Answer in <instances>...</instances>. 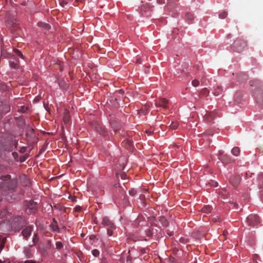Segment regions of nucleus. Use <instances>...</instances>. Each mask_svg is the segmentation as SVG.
<instances>
[{
  "label": "nucleus",
  "mask_w": 263,
  "mask_h": 263,
  "mask_svg": "<svg viewBox=\"0 0 263 263\" xmlns=\"http://www.w3.org/2000/svg\"><path fill=\"white\" fill-rule=\"evenodd\" d=\"M26 223L25 219L22 216H17L11 221V227L15 230H19Z\"/></svg>",
  "instance_id": "obj_3"
},
{
  "label": "nucleus",
  "mask_w": 263,
  "mask_h": 263,
  "mask_svg": "<svg viewBox=\"0 0 263 263\" xmlns=\"http://www.w3.org/2000/svg\"><path fill=\"white\" fill-rule=\"evenodd\" d=\"M24 263H35V262L31 260H27L25 261Z\"/></svg>",
  "instance_id": "obj_52"
},
{
  "label": "nucleus",
  "mask_w": 263,
  "mask_h": 263,
  "mask_svg": "<svg viewBox=\"0 0 263 263\" xmlns=\"http://www.w3.org/2000/svg\"><path fill=\"white\" fill-rule=\"evenodd\" d=\"M152 8V7H151L149 4H146L145 5H144L141 8V11L142 14L147 16L148 15L147 14V12H148L149 10H151Z\"/></svg>",
  "instance_id": "obj_15"
},
{
  "label": "nucleus",
  "mask_w": 263,
  "mask_h": 263,
  "mask_svg": "<svg viewBox=\"0 0 263 263\" xmlns=\"http://www.w3.org/2000/svg\"><path fill=\"white\" fill-rule=\"evenodd\" d=\"M10 107L8 104H2L0 106V118L2 117L3 115L9 112Z\"/></svg>",
  "instance_id": "obj_11"
},
{
  "label": "nucleus",
  "mask_w": 263,
  "mask_h": 263,
  "mask_svg": "<svg viewBox=\"0 0 263 263\" xmlns=\"http://www.w3.org/2000/svg\"><path fill=\"white\" fill-rule=\"evenodd\" d=\"M81 207L80 206H77L76 208H75V210H76V212H80L81 211Z\"/></svg>",
  "instance_id": "obj_48"
},
{
  "label": "nucleus",
  "mask_w": 263,
  "mask_h": 263,
  "mask_svg": "<svg viewBox=\"0 0 263 263\" xmlns=\"http://www.w3.org/2000/svg\"><path fill=\"white\" fill-rule=\"evenodd\" d=\"M209 93V91L206 88H204L202 89L201 90L200 93V95L205 96L208 95Z\"/></svg>",
  "instance_id": "obj_33"
},
{
  "label": "nucleus",
  "mask_w": 263,
  "mask_h": 263,
  "mask_svg": "<svg viewBox=\"0 0 263 263\" xmlns=\"http://www.w3.org/2000/svg\"><path fill=\"white\" fill-rule=\"evenodd\" d=\"M240 152V149L238 147H235L232 149V153L236 156H238Z\"/></svg>",
  "instance_id": "obj_29"
},
{
  "label": "nucleus",
  "mask_w": 263,
  "mask_h": 263,
  "mask_svg": "<svg viewBox=\"0 0 263 263\" xmlns=\"http://www.w3.org/2000/svg\"><path fill=\"white\" fill-rule=\"evenodd\" d=\"M228 234V233L227 231H224L223 233V234L224 236H226Z\"/></svg>",
  "instance_id": "obj_59"
},
{
  "label": "nucleus",
  "mask_w": 263,
  "mask_h": 263,
  "mask_svg": "<svg viewBox=\"0 0 263 263\" xmlns=\"http://www.w3.org/2000/svg\"><path fill=\"white\" fill-rule=\"evenodd\" d=\"M199 84V82L197 80H194L192 81V85L194 87L198 86Z\"/></svg>",
  "instance_id": "obj_42"
},
{
  "label": "nucleus",
  "mask_w": 263,
  "mask_h": 263,
  "mask_svg": "<svg viewBox=\"0 0 263 263\" xmlns=\"http://www.w3.org/2000/svg\"><path fill=\"white\" fill-rule=\"evenodd\" d=\"M247 42L241 39H237L235 40L231 48L236 52H240L247 46Z\"/></svg>",
  "instance_id": "obj_4"
},
{
  "label": "nucleus",
  "mask_w": 263,
  "mask_h": 263,
  "mask_svg": "<svg viewBox=\"0 0 263 263\" xmlns=\"http://www.w3.org/2000/svg\"><path fill=\"white\" fill-rule=\"evenodd\" d=\"M40 240L39 236L37 233H34L33 236V245H35Z\"/></svg>",
  "instance_id": "obj_27"
},
{
  "label": "nucleus",
  "mask_w": 263,
  "mask_h": 263,
  "mask_svg": "<svg viewBox=\"0 0 263 263\" xmlns=\"http://www.w3.org/2000/svg\"><path fill=\"white\" fill-rule=\"evenodd\" d=\"M12 145L13 146H14L15 148L17 147V145H18V141L17 140H14L13 142H12Z\"/></svg>",
  "instance_id": "obj_47"
},
{
  "label": "nucleus",
  "mask_w": 263,
  "mask_h": 263,
  "mask_svg": "<svg viewBox=\"0 0 263 263\" xmlns=\"http://www.w3.org/2000/svg\"><path fill=\"white\" fill-rule=\"evenodd\" d=\"M216 113L214 112H206L204 115V120L207 122H211L215 118Z\"/></svg>",
  "instance_id": "obj_12"
},
{
  "label": "nucleus",
  "mask_w": 263,
  "mask_h": 263,
  "mask_svg": "<svg viewBox=\"0 0 263 263\" xmlns=\"http://www.w3.org/2000/svg\"><path fill=\"white\" fill-rule=\"evenodd\" d=\"M124 94V91L122 89H119L117 90L114 93V98L116 100H120L121 99V96H123Z\"/></svg>",
  "instance_id": "obj_16"
},
{
  "label": "nucleus",
  "mask_w": 263,
  "mask_h": 263,
  "mask_svg": "<svg viewBox=\"0 0 263 263\" xmlns=\"http://www.w3.org/2000/svg\"><path fill=\"white\" fill-rule=\"evenodd\" d=\"M220 219L218 217H215L213 218V221L214 222H217L219 221Z\"/></svg>",
  "instance_id": "obj_51"
},
{
  "label": "nucleus",
  "mask_w": 263,
  "mask_h": 263,
  "mask_svg": "<svg viewBox=\"0 0 263 263\" xmlns=\"http://www.w3.org/2000/svg\"><path fill=\"white\" fill-rule=\"evenodd\" d=\"M60 5L62 7H64L65 5L67 4V2L65 0H62L60 2Z\"/></svg>",
  "instance_id": "obj_45"
},
{
  "label": "nucleus",
  "mask_w": 263,
  "mask_h": 263,
  "mask_svg": "<svg viewBox=\"0 0 263 263\" xmlns=\"http://www.w3.org/2000/svg\"><path fill=\"white\" fill-rule=\"evenodd\" d=\"M146 133H147L148 135H151V132L149 131H146Z\"/></svg>",
  "instance_id": "obj_61"
},
{
  "label": "nucleus",
  "mask_w": 263,
  "mask_h": 263,
  "mask_svg": "<svg viewBox=\"0 0 263 263\" xmlns=\"http://www.w3.org/2000/svg\"><path fill=\"white\" fill-rule=\"evenodd\" d=\"M5 243V239L2 235H0V253L4 248V245ZM0 263H3V262L0 260Z\"/></svg>",
  "instance_id": "obj_23"
},
{
  "label": "nucleus",
  "mask_w": 263,
  "mask_h": 263,
  "mask_svg": "<svg viewBox=\"0 0 263 263\" xmlns=\"http://www.w3.org/2000/svg\"><path fill=\"white\" fill-rule=\"evenodd\" d=\"M22 180H24V182L23 183V185L24 186H28L29 184L30 183V181L28 179V178L26 176H24L22 178Z\"/></svg>",
  "instance_id": "obj_31"
},
{
  "label": "nucleus",
  "mask_w": 263,
  "mask_h": 263,
  "mask_svg": "<svg viewBox=\"0 0 263 263\" xmlns=\"http://www.w3.org/2000/svg\"><path fill=\"white\" fill-rule=\"evenodd\" d=\"M217 182H215V181H213L212 182V183L211 184V186H217Z\"/></svg>",
  "instance_id": "obj_49"
},
{
  "label": "nucleus",
  "mask_w": 263,
  "mask_h": 263,
  "mask_svg": "<svg viewBox=\"0 0 263 263\" xmlns=\"http://www.w3.org/2000/svg\"><path fill=\"white\" fill-rule=\"evenodd\" d=\"M179 126V123L177 121H172L171 125L170 128L173 129H176Z\"/></svg>",
  "instance_id": "obj_32"
},
{
  "label": "nucleus",
  "mask_w": 263,
  "mask_h": 263,
  "mask_svg": "<svg viewBox=\"0 0 263 263\" xmlns=\"http://www.w3.org/2000/svg\"><path fill=\"white\" fill-rule=\"evenodd\" d=\"M70 115L69 112L67 110H65L64 112V122L65 123H67L70 121Z\"/></svg>",
  "instance_id": "obj_17"
},
{
  "label": "nucleus",
  "mask_w": 263,
  "mask_h": 263,
  "mask_svg": "<svg viewBox=\"0 0 263 263\" xmlns=\"http://www.w3.org/2000/svg\"><path fill=\"white\" fill-rule=\"evenodd\" d=\"M159 221H160L162 226L167 227L168 226V222L165 218L161 217L159 218Z\"/></svg>",
  "instance_id": "obj_25"
},
{
  "label": "nucleus",
  "mask_w": 263,
  "mask_h": 263,
  "mask_svg": "<svg viewBox=\"0 0 263 263\" xmlns=\"http://www.w3.org/2000/svg\"><path fill=\"white\" fill-rule=\"evenodd\" d=\"M4 134L0 133V149L2 148L4 146Z\"/></svg>",
  "instance_id": "obj_34"
},
{
  "label": "nucleus",
  "mask_w": 263,
  "mask_h": 263,
  "mask_svg": "<svg viewBox=\"0 0 263 263\" xmlns=\"http://www.w3.org/2000/svg\"><path fill=\"white\" fill-rule=\"evenodd\" d=\"M95 129L98 133L102 135L105 136L107 135L105 129L101 125L97 124L95 127Z\"/></svg>",
  "instance_id": "obj_14"
},
{
  "label": "nucleus",
  "mask_w": 263,
  "mask_h": 263,
  "mask_svg": "<svg viewBox=\"0 0 263 263\" xmlns=\"http://www.w3.org/2000/svg\"><path fill=\"white\" fill-rule=\"evenodd\" d=\"M168 101L165 98H160L158 100H155V106L157 107H161L164 109H168Z\"/></svg>",
  "instance_id": "obj_6"
},
{
  "label": "nucleus",
  "mask_w": 263,
  "mask_h": 263,
  "mask_svg": "<svg viewBox=\"0 0 263 263\" xmlns=\"http://www.w3.org/2000/svg\"><path fill=\"white\" fill-rule=\"evenodd\" d=\"M10 65L11 67L14 68H17L18 67V63L17 62H10Z\"/></svg>",
  "instance_id": "obj_38"
},
{
  "label": "nucleus",
  "mask_w": 263,
  "mask_h": 263,
  "mask_svg": "<svg viewBox=\"0 0 263 263\" xmlns=\"http://www.w3.org/2000/svg\"><path fill=\"white\" fill-rule=\"evenodd\" d=\"M230 182H231V183H233V182H232V180H230Z\"/></svg>",
  "instance_id": "obj_64"
},
{
  "label": "nucleus",
  "mask_w": 263,
  "mask_h": 263,
  "mask_svg": "<svg viewBox=\"0 0 263 263\" xmlns=\"http://www.w3.org/2000/svg\"><path fill=\"white\" fill-rule=\"evenodd\" d=\"M174 6L172 5V2L170 0H168V2H167V9H172V8Z\"/></svg>",
  "instance_id": "obj_44"
},
{
  "label": "nucleus",
  "mask_w": 263,
  "mask_h": 263,
  "mask_svg": "<svg viewBox=\"0 0 263 263\" xmlns=\"http://www.w3.org/2000/svg\"><path fill=\"white\" fill-rule=\"evenodd\" d=\"M26 212L29 214L34 213L37 208V202L33 200L26 201L25 202Z\"/></svg>",
  "instance_id": "obj_5"
},
{
  "label": "nucleus",
  "mask_w": 263,
  "mask_h": 263,
  "mask_svg": "<svg viewBox=\"0 0 263 263\" xmlns=\"http://www.w3.org/2000/svg\"><path fill=\"white\" fill-rule=\"evenodd\" d=\"M26 147H23L20 149V153H24L25 152Z\"/></svg>",
  "instance_id": "obj_50"
},
{
  "label": "nucleus",
  "mask_w": 263,
  "mask_h": 263,
  "mask_svg": "<svg viewBox=\"0 0 263 263\" xmlns=\"http://www.w3.org/2000/svg\"><path fill=\"white\" fill-rule=\"evenodd\" d=\"M223 92V88L220 86H217V88L215 89L214 92V95L216 96H218L221 94H222Z\"/></svg>",
  "instance_id": "obj_19"
},
{
  "label": "nucleus",
  "mask_w": 263,
  "mask_h": 263,
  "mask_svg": "<svg viewBox=\"0 0 263 263\" xmlns=\"http://www.w3.org/2000/svg\"><path fill=\"white\" fill-rule=\"evenodd\" d=\"M168 234H169L170 235H172V233H168Z\"/></svg>",
  "instance_id": "obj_63"
},
{
  "label": "nucleus",
  "mask_w": 263,
  "mask_h": 263,
  "mask_svg": "<svg viewBox=\"0 0 263 263\" xmlns=\"http://www.w3.org/2000/svg\"><path fill=\"white\" fill-rule=\"evenodd\" d=\"M126 260H127V261H131L132 260V258L130 257V256H128L127 257Z\"/></svg>",
  "instance_id": "obj_57"
},
{
  "label": "nucleus",
  "mask_w": 263,
  "mask_h": 263,
  "mask_svg": "<svg viewBox=\"0 0 263 263\" xmlns=\"http://www.w3.org/2000/svg\"><path fill=\"white\" fill-rule=\"evenodd\" d=\"M140 198L141 199H142V198H143V195H140Z\"/></svg>",
  "instance_id": "obj_62"
},
{
  "label": "nucleus",
  "mask_w": 263,
  "mask_h": 263,
  "mask_svg": "<svg viewBox=\"0 0 263 263\" xmlns=\"http://www.w3.org/2000/svg\"><path fill=\"white\" fill-rule=\"evenodd\" d=\"M52 222H53L54 223H58L57 221L54 218L53 219Z\"/></svg>",
  "instance_id": "obj_58"
},
{
  "label": "nucleus",
  "mask_w": 263,
  "mask_h": 263,
  "mask_svg": "<svg viewBox=\"0 0 263 263\" xmlns=\"http://www.w3.org/2000/svg\"><path fill=\"white\" fill-rule=\"evenodd\" d=\"M137 191L135 190V189H133V188L130 189L129 191V194L131 196H134L135 195H136L137 194Z\"/></svg>",
  "instance_id": "obj_37"
},
{
  "label": "nucleus",
  "mask_w": 263,
  "mask_h": 263,
  "mask_svg": "<svg viewBox=\"0 0 263 263\" xmlns=\"http://www.w3.org/2000/svg\"><path fill=\"white\" fill-rule=\"evenodd\" d=\"M33 230V226H27L22 230V235L24 239L27 240Z\"/></svg>",
  "instance_id": "obj_8"
},
{
  "label": "nucleus",
  "mask_w": 263,
  "mask_h": 263,
  "mask_svg": "<svg viewBox=\"0 0 263 263\" xmlns=\"http://www.w3.org/2000/svg\"><path fill=\"white\" fill-rule=\"evenodd\" d=\"M110 123H111V125L112 128L114 129L115 132H117L118 131V130H119L120 126L119 123H118L116 121H111Z\"/></svg>",
  "instance_id": "obj_18"
},
{
  "label": "nucleus",
  "mask_w": 263,
  "mask_h": 263,
  "mask_svg": "<svg viewBox=\"0 0 263 263\" xmlns=\"http://www.w3.org/2000/svg\"><path fill=\"white\" fill-rule=\"evenodd\" d=\"M252 87H255L254 96L259 106H263V84L260 80H255L250 82Z\"/></svg>",
  "instance_id": "obj_1"
},
{
  "label": "nucleus",
  "mask_w": 263,
  "mask_h": 263,
  "mask_svg": "<svg viewBox=\"0 0 263 263\" xmlns=\"http://www.w3.org/2000/svg\"><path fill=\"white\" fill-rule=\"evenodd\" d=\"M123 143H125L126 147L129 149H130L133 145V142L129 140H125L123 142Z\"/></svg>",
  "instance_id": "obj_28"
},
{
  "label": "nucleus",
  "mask_w": 263,
  "mask_h": 263,
  "mask_svg": "<svg viewBox=\"0 0 263 263\" xmlns=\"http://www.w3.org/2000/svg\"><path fill=\"white\" fill-rule=\"evenodd\" d=\"M92 253L95 256H98L100 254V252L97 250H93L92 251Z\"/></svg>",
  "instance_id": "obj_43"
},
{
  "label": "nucleus",
  "mask_w": 263,
  "mask_h": 263,
  "mask_svg": "<svg viewBox=\"0 0 263 263\" xmlns=\"http://www.w3.org/2000/svg\"><path fill=\"white\" fill-rule=\"evenodd\" d=\"M149 106L148 105H144V107L139 109L138 111L139 114H142V115H145L146 113V111L149 109Z\"/></svg>",
  "instance_id": "obj_20"
},
{
  "label": "nucleus",
  "mask_w": 263,
  "mask_h": 263,
  "mask_svg": "<svg viewBox=\"0 0 263 263\" xmlns=\"http://www.w3.org/2000/svg\"><path fill=\"white\" fill-rule=\"evenodd\" d=\"M157 1L159 4H164V0H157Z\"/></svg>",
  "instance_id": "obj_53"
},
{
  "label": "nucleus",
  "mask_w": 263,
  "mask_h": 263,
  "mask_svg": "<svg viewBox=\"0 0 263 263\" xmlns=\"http://www.w3.org/2000/svg\"><path fill=\"white\" fill-rule=\"evenodd\" d=\"M248 223L251 226H254L259 223L260 222L259 217L258 215L251 214L248 217Z\"/></svg>",
  "instance_id": "obj_7"
},
{
  "label": "nucleus",
  "mask_w": 263,
  "mask_h": 263,
  "mask_svg": "<svg viewBox=\"0 0 263 263\" xmlns=\"http://www.w3.org/2000/svg\"><path fill=\"white\" fill-rule=\"evenodd\" d=\"M55 246L58 249H60L63 247L62 242H61V241H57L56 242Z\"/></svg>",
  "instance_id": "obj_41"
},
{
  "label": "nucleus",
  "mask_w": 263,
  "mask_h": 263,
  "mask_svg": "<svg viewBox=\"0 0 263 263\" xmlns=\"http://www.w3.org/2000/svg\"><path fill=\"white\" fill-rule=\"evenodd\" d=\"M115 228H110L109 227H108V228L107 229V234L109 236H111L112 235V232H113V230Z\"/></svg>",
  "instance_id": "obj_40"
},
{
  "label": "nucleus",
  "mask_w": 263,
  "mask_h": 263,
  "mask_svg": "<svg viewBox=\"0 0 263 263\" xmlns=\"http://www.w3.org/2000/svg\"><path fill=\"white\" fill-rule=\"evenodd\" d=\"M212 207L210 205H204L202 209V212L204 213H210L212 211Z\"/></svg>",
  "instance_id": "obj_21"
},
{
  "label": "nucleus",
  "mask_w": 263,
  "mask_h": 263,
  "mask_svg": "<svg viewBox=\"0 0 263 263\" xmlns=\"http://www.w3.org/2000/svg\"><path fill=\"white\" fill-rule=\"evenodd\" d=\"M194 16L192 13L187 12L185 14V20L187 21H193L194 20Z\"/></svg>",
  "instance_id": "obj_26"
},
{
  "label": "nucleus",
  "mask_w": 263,
  "mask_h": 263,
  "mask_svg": "<svg viewBox=\"0 0 263 263\" xmlns=\"http://www.w3.org/2000/svg\"><path fill=\"white\" fill-rule=\"evenodd\" d=\"M58 66H59V67H60V71H62V70H63L62 67L60 65H59Z\"/></svg>",
  "instance_id": "obj_60"
},
{
  "label": "nucleus",
  "mask_w": 263,
  "mask_h": 263,
  "mask_svg": "<svg viewBox=\"0 0 263 263\" xmlns=\"http://www.w3.org/2000/svg\"><path fill=\"white\" fill-rule=\"evenodd\" d=\"M239 179L238 178H237V181L236 182V183H234L233 184V185L236 186L237 184V183L239 182Z\"/></svg>",
  "instance_id": "obj_56"
},
{
  "label": "nucleus",
  "mask_w": 263,
  "mask_h": 263,
  "mask_svg": "<svg viewBox=\"0 0 263 263\" xmlns=\"http://www.w3.org/2000/svg\"><path fill=\"white\" fill-rule=\"evenodd\" d=\"M145 233L147 236L151 237L153 235V232L151 229H148L145 231Z\"/></svg>",
  "instance_id": "obj_39"
},
{
  "label": "nucleus",
  "mask_w": 263,
  "mask_h": 263,
  "mask_svg": "<svg viewBox=\"0 0 263 263\" xmlns=\"http://www.w3.org/2000/svg\"><path fill=\"white\" fill-rule=\"evenodd\" d=\"M126 174H123L121 175V177L122 179H125L126 178Z\"/></svg>",
  "instance_id": "obj_55"
},
{
  "label": "nucleus",
  "mask_w": 263,
  "mask_h": 263,
  "mask_svg": "<svg viewBox=\"0 0 263 263\" xmlns=\"http://www.w3.org/2000/svg\"><path fill=\"white\" fill-rule=\"evenodd\" d=\"M95 129L98 133L102 135L105 136L107 135L105 129L101 125L97 124L95 127Z\"/></svg>",
  "instance_id": "obj_13"
},
{
  "label": "nucleus",
  "mask_w": 263,
  "mask_h": 263,
  "mask_svg": "<svg viewBox=\"0 0 263 263\" xmlns=\"http://www.w3.org/2000/svg\"><path fill=\"white\" fill-rule=\"evenodd\" d=\"M102 224L104 226L109 227L110 228H115V226L112 221H111L108 217H103L102 220Z\"/></svg>",
  "instance_id": "obj_10"
},
{
  "label": "nucleus",
  "mask_w": 263,
  "mask_h": 263,
  "mask_svg": "<svg viewBox=\"0 0 263 263\" xmlns=\"http://www.w3.org/2000/svg\"><path fill=\"white\" fill-rule=\"evenodd\" d=\"M1 179L3 181L2 184L0 185L1 187H7L11 191H13L14 188H16L17 181L16 180H10V175L2 176Z\"/></svg>",
  "instance_id": "obj_2"
},
{
  "label": "nucleus",
  "mask_w": 263,
  "mask_h": 263,
  "mask_svg": "<svg viewBox=\"0 0 263 263\" xmlns=\"http://www.w3.org/2000/svg\"><path fill=\"white\" fill-rule=\"evenodd\" d=\"M223 163H229L230 161L229 156L227 155H223L220 158Z\"/></svg>",
  "instance_id": "obj_24"
},
{
  "label": "nucleus",
  "mask_w": 263,
  "mask_h": 263,
  "mask_svg": "<svg viewBox=\"0 0 263 263\" xmlns=\"http://www.w3.org/2000/svg\"><path fill=\"white\" fill-rule=\"evenodd\" d=\"M7 26L12 31L16 30L18 28L17 21L15 18H9L7 21Z\"/></svg>",
  "instance_id": "obj_9"
},
{
  "label": "nucleus",
  "mask_w": 263,
  "mask_h": 263,
  "mask_svg": "<svg viewBox=\"0 0 263 263\" xmlns=\"http://www.w3.org/2000/svg\"><path fill=\"white\" fill-rule=\"evenodd\" d=\"M141 63H142V60L141 59H138L136 61L137 64H141Z\"/></svg>",
  "instance_id": "obj_54"
},
{
  "label": "nucleus",
  "mask_w": 263,
  "mask_h": 263,
  "mask_svg": "<svg viewBox=\"0 0 263 263\" xmlns=\"http://www.w3.org/2000/svg\"><path fill=\"white\" fill-rule=\"evenodd\" d=\"M38 25L40 27L45 28L47 30H49L50 28V26L45 23L39 22L38 23Z\"/></svg>",
  "instance_id": "obj_30"
},
{
  "label": "nucleus",
  "mask_w": 263,
  "mask_h": 263,
  "mask_svg": "<svg viewBox=\"0 0 263 263\" xmlns=\"http://www.w3.org/2000/svg\"><path fill=\"white\" fill-rule=\"evenodd\" d=\"M228 15V13L226 11H223L219 13V16L221 19H223V18H225Z\"/></svg>",
  "instance_id": "obj_36"
},
{
  "label": "nucleus",
  "mask_w": 263,
  "mask_h": 263,
  "mask_svg": "<svg viewBox=\"0 0 263 263\" xmlns=\"http://www.w3.org/2000/svg\"><path fill=\"white\" fill-rule=\"evenodd\" d=\"M14 53H15V54H16V55H18V56L20 57H21V58H22V59H24V56H23V54H22V52H21V51H20V50H18V49H15L14 50Z\"/></svg>",
  "instance_id": "obj_35"
},
{
  "label": "nucleus",
  "mask_w": 263,
  "mask_h": 263,
  "mask_svg": "<svg viewBox=\"0 0 263 263\" xmlns=\"http://www.w3.org/2000/svg\"><path fill=\"white\" fill-rule=\"evenodd\" d=\"M180 241L183 243H186L189 241L188 239H186L184 238H180Z\"/></svg>",
  "instance_id": "obj_46"
},
{
  "label": "nucleus",
  "mask_w": 263,
  "mask_h": 263,
  "mask_svg": "<svg viewBox=\"0 0 263 263\" xmlns=\"http://www.w3.org/2000/svg\"><path fill=\"white\" fill-rule=\"evenodd\" d=\"M50 227L52 231L57 232L59 231V228L58 224H54V223L52 222Z\"/></svg>",
  "instance_id": "obj_22"
}]
</instances>
